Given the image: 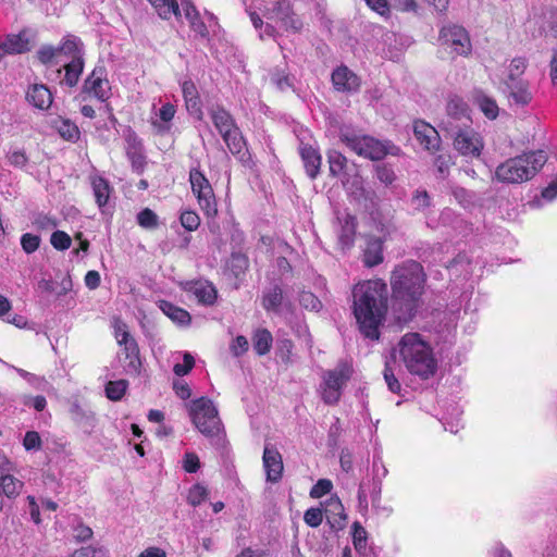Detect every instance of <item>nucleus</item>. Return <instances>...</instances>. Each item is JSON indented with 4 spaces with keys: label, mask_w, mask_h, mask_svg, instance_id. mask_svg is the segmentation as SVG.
I'll return each instance as SVG.
<instances>
[{
    "label": "nucleus",
    "mask_w": 557,
    "mask_h": 557,
    "mask_svg": "<svg viewBox=\"0 0 557 557\" xmlns=\"http://www.w3.org/2000/svg\"><path fill=\"white\" fill-rule=\"evenodd\" d=\"M189 416L196 429L210 440L218 438L223 432V424L212 400L200 397L190 403Z\"/></svg>",
    "instance_id": "obj_5"
},
{
    "label": "nucleus",
    "mask_w": 557,
    "mask_h": 557,
    "mask_svg": "<svg viewBox=\"0 0 557 557\" xmlns=\"http://www.w3.org/2000/svg\"><path fill=\"white\" fill-rule=\"evenodd\" d=\"M57 55H59L58 47L51 45H44L37 51V59L45 65L50 64Z\"/></svg>",
    "instance_id": "obj_55"
},
{
    "label": "nucleus",
    "mask_w": 557,
    "mask_h": 557,
    "mask_svg": "<svg viewBox=\"0 0 557 557\" xmlns=\"http://www.w3.org/2000/svg\"><path fill=\"white\" fill-rule=\"evenodd\" d=\"M23 445L26 450L39 449L41 447L39 434L35 431H27L24 436Z\"/></svg>",
    "instance_id": "obj_62"
},
{
    "label": "nucleus",
    "mask_w": 557,
    "mask_h": 557,
    "mask_svg": "<svg viewBox=\"0 0 557 557\" xmlns=\"http://www.w3.org/2000/svg\"><path fill=\"white\" fill-rule=\"evenodd\" d=\"M451 164V159L449 156H437L434 160V165L437 170V172L442 175V177H445L448 173L449 166Z\"/></svg>",
    "instance_id": "obj_64"
},
{
    "label": "nucleus",
    "mask_w": 557,
    "mask_h": 557,
    "mask_svg": "<svg viewBox=\"0 0 557 557\" xmlns=\"http://www.w3.org/2000/svg\"><path fill=\"white\" fill-rule=\"evenodd\" d=\"M159 307L161 311L173 322L180 325H188L190 323V314L185 309L180 308L166 300H161Z\"/></svg>",
    "instance_id": "obj_31"
},
{
    "label": "nucleus",
    "mask_w": 557,
    "mask_h": 557,
    "mask_svg": "<svg viewBox=\"0 0 557 557\" xmlns=\"http://www.w3.org/2000/svg\"><path fill=\"white\" fill-rule=\"evenodd\" d=\"M137 223L144 228L153 230L158 227L159 219L151 209L145 208L137 214Z\"/></svg>",
    "instance_id": "obj_45"
},
{
    "label": "nucleus",
    "mask_w": 557,
    "mask_h": 557,
    "mask_svg": "<svg viewBox=\"0 0 557 557\" xmlns=\"http://www.w3.org/2000/svg\"><path fill=\"white\" fill-rule=\"evenodd\" d=\"M503 92L507 96L509 103L517 107L528 106L533 95L527 81H504Z\"/></svg>",
    "instance_id": "obj_15"
},
{
    "label": "nucleus",
    "mask_w": 557,
    "mask_h": 557,
    "mask_svg": "<svg viewBox=\"0 0 557 557\" xmlns=\"http://www.w3.org/2000/svg\"><path fill=\"white\" fill-rule=\"evenodd\" d=\"M411 206L416 211L426 213L432 207V199L425 189H417L411 197Z\"/></svg>",
    "instance_id": "obj_40"
},
{
    "label": "nucleus",
    "mask_w": 557,
    "mask_h": 557,
    "mask_svg": "<svg viewBox=\"0 0 557 557\" xmlns=\"http://www.w3.org/2000/svg\"><path fill=\"white\" fill-rule=\"evenodd\" d=\"M83 48V42L78 37L74 35H67L62 39L61 45L58 46V51L59 54L63 53L64 55L71 58V60H75V58L84 55Z\"/></svg>",
    "instance_id": "obj_30"
},
{
    "label": "nucleus",
    "mask_w": 557,
    "mask_h": 557,
    "mask_svg": "<svg viewBox=\"0 0 557 557\" xmlns=\"http://www.w3.org/2000/svg\"><path fill=\"white\" fill-rule=\"evenodd\" d=\"M384 260L383 242L379 237H368L363 249L362 262L367 268L381 264Z\"/></svg>",
    "instance_id": "obj_22"
},
{
    "label": "nucleus",
    "mask_w": 557,
    "mask_h": 557,
    "mask_svg": "<svg viewBox=\"0 0 557 557\" xmlns=\"http://www.w3.org/2000/svg\"><path fill=\"white\" fill-rule=\"evenodd\" d=\"M248 258L240 252L232 253L231 258L227 260L224 275L228 281H231L234 289L239 288V285L243 282L245 273L248 269Z\"/></svg>",
    "instance_id": "obj_19"
},
{
    "label": "nucleus",
    "mask_w": 557,
    "mask_h": 557,
    "mask_svg": "<svg viewBox=\"0 0 557 557\" xmlns=\"http://www.w3.org/2000/svg\"><path fill=\"white\" fill-rule=\"evenodd\" d=\"M400 359L407 371L429 380L437 371V360L430 344L419 333H407L398 343Z\"/></svg>",
    "instance_id": "obj_3"
},
{
    "label": "nucleus",
    "mask_w": 557,
    "mask_h": 557,
    "mask_svg": "<svg viewBox=\"0 0 557 557\" xmlns=\"http://www.w3.org/2000/svg\"><path fill=\"white\" fill-rule=\"evenodd\" d=\"M527 69V61L523 58H515L509 65V73L505 81H520V76Z\"/></svg>",
    "instance_id": "obj_50"
},
{
    "label": "nucleus",
    "mask_w": 557,
    "mask_h": 557,
    "mask_svg": "<svg viewBox=\"0 0 557 557\" xmlns=\"http://www.w3.org/2000/svg\"><path fill=\"white\" fill-rule=\"evenodd\" d=\"M272 342V334L267 329L257 330L252 338L253 349L259 356H263L270 351Z\"/></svg>",
    "instance_id": "obj_38"
},
{
    "label": "nucleus",
    "mask_w": 557,
    "mask_h": 557,
    "mask_svg": "<svg viewBox=\"0 0 557 557\" xmlns=\"http://www.w3.org/2000/svg\"><path fill=\"white\" fill-rule=\"evenodd\" d=\"M106 76V67L102 65L96 66L85 79L83 84V92L92 95L102 102L108 100L111 87Z\"/></svg>",
    "instance_id": "obj_12"
},
{
    "label": "nucleus",
    "mask_w": 557,
    "mask_h": 557,
    "mask_svg": "<svg viewBox=\"0 0 557 557\" xmlns=\"http://www.w3.org/2000/svg\"><path fill=\"white\" fill-rule=\"evenodd\" d=\"M442 129L446 132L447 136L453 138L454 148L465 157H479L483 148V144L479 134L471 127L454 124L450 120L442 122Z\"/></svg>",
    "instance_id": "obj_7"
},
{
    "label": "nucleus",
    "mask_w": 557,
    "mask_h": 557,
    "mask_svg": "<svg viewBox=\"0 0 557 557\" xmlns=\"http://www.w3.org/2000/svg\"><path fill=\"white\" fill-rule=\"evenodd\" d=\"M356 218L346 214L344 216V223L341 225V232L338 235V240L343 248L350 247L354 243L355 233H356Z\"/></svg>",
    "instance_id": "obj_37"
},
{
    "label": "nucleus",
    "mask_w": 557,
    "mask_h": 557,
    "mask_svg": "<svg viewBox=\"0 0 557 557\" xmlns=\"http://www.w3.org/2000/svg\"><path fill=\"white\" fill-rule=\"evenodd\" d=\"M181 224L187 231H195L200 224V218L195 211L186 210L181 213Z\"/></svg>",
    "instance_id": "obj_54"
},
{
    "label": "nucleus",
    "mask_w": 557,
    "mask_h": 557,
    "mask_svg": "<svg viewBox=\"0 0 557 557\" xmlns=\"http://www.w3.org/2000/svg\"><path fill=\"white\" fill-rule=\"evenodd\" d=\"M332 83L335 90L341 92H357L360 88V78L347 66L341 65L332 72Z\"/></svg>",
    "instance_id": "obj_20"
},
{
    "label": "nucleus",
    "mask_w": 557,
    "mask_h": 557,
    "mask_svg": "<svg viewBox=\"0 0 557 557\" xmlns=\"http://www.w3.org/2000/svg\"><path fill=\"white\" fill-rule=\"evenodd\" d=\"M208 496L207 488L201 484H195L189 488L187 502L191 506H199Z\"/></svg>",
    "instance_id": "obj_49"
},
{
    "label": "nucleus",
    "mask_w": 557,
    "mask_h": 557,
    "mask_svg": "<svg viewBox=\"0 0 557 557\" xmlns=\"http://www.w3.org/2000/svg\"><path fill=\"white\" fill-rule=\"evenodd\" d=\"M330 163V173L332 176H339L344 173L347 159L338 151H332L327 156Z\"/></svg>",
    "instance_id": "obj_43"
},
{
    "label": "nucleus",
    "mask_w": 557,
    "mask_h": 557,
    "mask_svg": "<svg viewBox=\"0 0 557 557\" xmlns=\"http://www.w3.org/2000/svg\"><path fill=\"white\" fill-rule=\"evenodd\" d=\"M375 173L377 180L386 186L391 185L396 178L393 169L386 164H377L375 166Z\"/></svg>",
    "instance_id": "obj_56"
},
{
    "label": "nucleus",
    "mask_w": 557,
    "mask_h": 557,
    "mask_svg": "<svg viewBox=\"0 0 557 557\" xmlns=\"http://www.w3.org/2000/svg\"><path fill=\"white\" fill-rule=\"evenodd\" d=\"M299 152L306 169V173L311 180H314L320 172L321 154L310 145L301 144Z\"/></svg>",
    "instance_id": "obj_26"
},
{
    "label": "nucleus",
    "mask_w": 557,
    "mask_h": 557,
    "mask_svg": "<svg viewBox=\"0 0 557 557\" xmlns=\"http://www.w3.org/2000/svg\"><path fill=\"white\" fill-rule=\"evenodd\" d=\"M24 487V482L11 474L0 476L1 493L8 498H16Z\"/></svg>",
    "instance_id": "obj_36"
},
{
    "label": "nucleus",
    "mask_w": 557,
    "mask_h": 557,
    "mask_svg": "<svg viewBox=\"0 0 557 557\" xmlns=\"http://www.w3.org/2000/svg\"><path fill=\"white\" fill-rule=\"evenodd\" d=\"M350 370L346 364L326 372L322 386V399L327 405H335L341 397L343 385L349 380Z\"/></svg>",
    "instance_id": "obj_9"
},
{
    "label": "nucleus",
    "mask_w": 557,
    "mask_h": 557,
    "mask_svg": "<svg viewBox=\"0 0 557 557\" xmlns=\"http://www.w3.org/2000/svg\"><path fill=\"white\" fill-rule=\"evenodd\" d=\"M187 111L198 120L202 119L201 101L197 88L191 81H185L182 85Z\"/></svg>",
    "instance_id": "obj_24"
},
{
    "label": "nucleus",
    "mask_w": 557,
    "mask_h": 557,
    "mask_svg": "<svg viewBox=\"0 0 557 557\" xmlns=\"http://www.w3.org/2000/svg\"><path fill=\"white\" fill-rule=\"evenodd\" d=\"M333 484L327 479H320L311 488L310 496L312 498H320L331 492Z\"/></svg>",
    "instance_id": "obj_59"
},
{
    "label": "nucleus",
    "mask_w": 557,
    "mask_h": 557,
    "mask_svg": "<svg viewBox=\"0 0 557 557\" xmlns=\"http://www.w3.org/2000/svg\"><path fill=\"white\" fill-rule=\"evenodd\" d=\"M183 468L188 473H195L200 468V460L195 453H186L183 458Z\"/></svg>",
    "instance_id": "obj_60"
},
{
    "label": "nucleus",
    "mask_w": 557,
    "mask_h": 557,
    "mask_svg": "<svg viewBox=\"0 0 557 557\" xmlns=\"http://www.w3.org/2000/svg\"><path fill=\"white\" fill-rule=\"evenodd\" d=\"M230 152L246 168H252L251 154L247 149V143L238 126L221 136Z\"/></svg>",
    "instance_id": "obj_14"
},
{
    "label": "nucleus",
    "mask_w": 557,
    "mask_h": 557,
    "mask_svg": "<svg viewBox=\"0 0 557 557\" xmlns=\"http://www.w3.org/2000/svg\"><path fill=\"white\" fill-rule=\"evenodd\" d=\"M249 347V343L247 338L243 335H238L234 338L231 345V351L235 357H239L244 355Z\"/></svg>",
    "instance_id": "obj_61"
},
{
    "label": "nucleus",
    "mask_w": 557,
    "mask_h": 557,
    "mask_svg": "<svg viewBox=\"0 0 557 557\" xmlns=\"http://www.w3.org/2000/svg\"><path fill=\"white\" fill-rule=\"evenodd\" d=\"M157 10L161 18L168 20L171 15L180 14V7L176 0H148Z\"/></svg>",
    "instance_id": "obj_39"
},
{
    "label": "nucleus",
    "mask_w": 557,
    "mask_h": 557,
    "mask_svg": "<svg viewBox=\"0 0 557 557\" xmlns=\"http://www.w3.org/2000/svg\"><path fill=\"white\" fill-rule=\"evenodd\" d=\"M367 539L366 529L358 521H355L352 523V543L355 549L364 556L367 555Z\"/></svg>",
    "instance_id": "obj_41"
},
{
    "label": "nucleus",
    "mask_w": 557,
    "mask_h": 557,
    "mask_svg": "<svg viewBox=\"0 0 557 557\" xmlns=\"http://www.w3.org/2000/svg\"><path fill=\"white\" fill-rule=\"evenodd\" d=\"M324 513L332 530L338 531L346 527L347 515L337 496H332L326 500Z\"/></svg>",
    "instance_id": "obj_21"
},
{
    "label": "nucleus",
    "mask_w": 557,
    "mask_h": 557,
    "mask_svg": "<svg viewBox=\"0 0 557 557\" xmlns=\"http://www.w3.org/2000/svg\"><path fill=\"white\" fill-rule=\"evenodd\" d=\"M26 100L37 109L47 110L52 103V94L44 84H34L28 87Z\"/></svg>",
    "instance_id": "obj_23"
},
{
    "label": "nucleus",
    "mask_w": 557,
    "mask_h": 557,
    "mask_svg": "<svg viewBox=\"0 0 557 557\" xmlns=\"http://www.w3.org/2000/svg\"><path fill=\"white\" fill-rule=\"evenodd\" d=\"M442 45L453 48L459 55H467L471 51V41L468 32L459 25L449 24L440 30Z\"/></svg>",
    "instance_id": "obj_10"
},
{
    "label": "nucleus",
    "mask_w": 557,
    "mask_h": 557,
    "mask_svg": "<svg viewBox=\"0 0 557 557\" xmlns=\"http://www.w3.org/2000/svg\"><path fill=\"white\" fill-rule=\"evenodd\" d=\"M50 243L57 250H66L72 244L71 237L63 231H54L51 234Z\"/></svg>",
    "instance_id": "obj_51"
},
{
    "label": "nucleus",
    "mask_w": 557,
    "mask_h": 557,
    "mask_svg": "<svg viewBox=\"0 0 557 557\" xmlns=\"http://www.w3.org/2000/svg\"><path fill=\"white\" fill-rule=\"evenodd\" d=\"M91 186L97 205L102 208L107 205L111 187L109 182L102 176H91Z\"/></svg>",
    "instance_id": "obj_33"
},
{
    "label": "nucleus",
    "mask_w": 557,
    "mask_h": 557,
    "mask_svg": "<svg viewBox=\"0 0 557 557\" xmlns=\"http://www.w3.org/2000/svg\"><path fill=\"white\" fill-rule=\"evenodd\" d=\"M474 102L481 109V111L485 114L486 117L494 120L498 115V106L496 101L485 95L483 91L478 90L473 95Z\"/></svg>",
    "instance_id": "obj_35"
},
{
    "label": "nucleus",
    "mask_w": 557,
    "mask_h": 557,
    "mask_svg": "<svg viewBox=\"0 0 557 557\" xmlns=\"http://www.w3.org/2000/svg\"><path fill=\"white\" fill-rule=\"evenodd\" d=\"M36 32L24 28L18 34H9L0 44V54H22L30 51L35 46Z\"/></svg>",
    "instance_id": "obj_11"
},
{
    "label": "nucleus",
    "mask_w": 557,
    "mask_h": 557,
    "mask_svg": "<svg viewBox=\"0 0 557 557\" xmlns=\"http://www.w3.org/2000/svg\"><path fill=\"white\" fill-rule=\"evenodd\" d=\"M7 160L10 165L24 169L28 163V157L24 149L21 148H10L7 152Z\"/></svg>",
    "instance_id": "obj_44"
},
{
    "label": "nucleus",
    "mask_w": 557,
    "mask_h": 557,
    "mask_svg": "<svg viewBox=\"0 0 557 557\" xmlns=\"http://www.w3.org/2000/svg\"><path fill=\"white\" fill-rule=\"evenodd\" d=\"M546 161L543 150L522 153L500 163L495 170V177L502 183L521 184L534 177Z\"/></svg>",
    "instance_id": "obj_4"
},
{
    "label": "nucleus",
    "mask_w": 557,
    "mask_h": 557,
    "mask_svg": "<svg viewBox=\"0 0 557 557\" xmlns=\"http://www.w3.org/2000/svg\"><path fill=\"white\" fill-rule=\"evenodd\" d=\"M60 136L66 140L75 141L79 138L78 127L69 120H62L58 126Z\"/></svg>",
    "instance_id": "obj_47"
},
{
    "label": "nucleus",
    "mask_w": 557,
    "mask_h": 557,
    "mask_svg": "<svg viewBox=\"0 0 557 557\" xmlns=\"http://www.w3.org/2000/svg\"><path fill=\"white\" fill-rule=\"evenodd\" d=\"M40 242V236L32 233H25L21 237V246L27 255L35 252L39 248Z\"/></svg>",
    "instance_id": "obj_53"
},
{
    "label": "nucleus",
    "mask_w": 557,
    "mask_h": 557,
    "mask_svg": "<svg viewBox=\"0 0 557 557\" xmlns=\"http://www.w3.org/2000/svg\"><path fill=\"white\" fill-rule=\"evenodd\" d=\"M305 522L311 528H318L323 520V510L321 508H309L304 515Z\"/></svg>",
    "instance_id": "obj_57"
},
{
    "label": "nucleus",
    "mask_w": 557,
    "mask_h": 557,
    "mask_svg": "<svg viewBox=\"0 0 557 557\" xmlns=\"http://www.w3.org/2000/svg\"><path fill=\"white\" fill-rule=\"evenodd\" d=\"M299 304L302 308L311 310V311H319L322 308L321 300L311 292H301L299 295Z\"/></svg>",
    "instance_id": "obj_48"
},
{
    "label": "nucleus",
    "mask_w": 557,
    "mask_h": 557,
    "mask_svg": "<svg viewBox=\"0 0 557 557\" xmlns=\"http://www.w3.org/2000/svg\"><path fill=\"white\" fill-rule=\"evenodd\" d=\"M127 386L126 380L110 381L106 385V395L110 400L117 401L124 396Z\"/></svg>",
    "instance_id": "obj_42"
},
{
    "label": "nucleus",
    "mask_w": 557,
    "mask_h": 557,
    "mask_svg": "<svg viewBox=\"0 0 557 557\" xmlns=\"http://www.w3.org/2000/svg\"><path fill=\"white\" fill-rule=\"evenodd\" d=\"M121 346L124 347V352L128 362L126 364V370L128 373L139 374L141 368V361L139 358V347L137 342L132 338L124 342Z\"/></svg>",
    "instance_id": "obj_29"
},
{
    "label": "nucleus",
    "mask_w": 557,
    "mask_h": 557,
    "mask_svg": "<svg viewBox=\"0 0 557 557\" xmlns=\"http://www.w3.org/2000/svg\"><path fill=\"white\" fill-rule=\"evenodd\" d=\"M189 182L193 193L197 196L200 208L205 211L207 216H214L218 213L216 201L213 189L198 169H191L189 172Z\"/></svg>",
    "instance_id": "obj_8"
},
{
    "label": "nucleus",
    "mask_w": 557,
    "mask_h": 557,
    "mask_svg": "<svg viewBox=\"0 0 557 557\" xmlns=\"http://www.w3.org/2000/svg\"><path fill=\"white\" fill-rule=\"evenodd\" d=\"M426 275L423 267L413 260L397 265L391 275V309L398 323L409 322L421 306Z\"/></svg>",
    "instance_id": "obj_1"
},
{
    "label": "nucleus",
    "mask_w": 557,
    "mask_h": 557,
    "mask_svg": "<svg viewBox=\"0 0 557 557\" xmlns=\"http://www.w3.org/2000/svg\"><path fill=\"white\" fill-rule=\"evenodd\" d=\"M447 119L454 122V124H459L462 126H468V123L471 122L470 116L468 114V107L466 102L458 98L454 97L449 99L447 102Z\"/></svg>",
    "instance_id": "obj_28"
},
{
    "label": "nucleus",
    "mask_w": 557,
    "mask_h": 557,
    "mask_svg": "<svg viewBox=\"0 0 557 557\" xmlns=\"http://www.w3.org/2000/svg\"><path fill=\"white\" fill-rule=\"evenodd\" d=\"M271 83L281 91L294 87V77L281 71H274L271 74Z\"/></svg>",
    "instance_id": "obj_46"
},
{
    "label": "nucleus",
    "mask_w": 557,
    "mask_h": 557,
    "mask_svg": "<svg viewBox=\"0 0 557 557\" xmlns=\"http://www.w3.org/2000/svg\"><path fill=\"white\" fill-rule=\"evenodd\" d=\"M263 468L267 474V481L276 483L282 479L283 459L280 451L270 445H265L263 449Z\"/></svg>",
    "instance_id": "obj_18"
},
{
    "label": "nucleus",
    "mask_w": 557,
    "mask_h": 557,
    "mask_svg": "<svg viewBox=\"0 0 557 557\" xmlns=\"http://www.w3.org/2000/svg\"><path fill=\"white\" fill-rule=\"evenodd\" d=\"M195 366V359L189 352L184 354L183 363H176L173 368V372L177 376H184L188 374Z\"/></svg>",
    "instance_id": "obj_58"
},
{
    "label": "nucleus",
    "mask_w": 557,
    "mask_h": 557,
    "mask_svg": "<svg viewBox=\"0 0 557 557\" xmlns=\"http://www.w3.org/2000/svg\"><path fill=\"white\" fill-rule=\"evenodd\" d=\"M383 376H384V380L387 384V387L388 389L392 392V393H399L400 392V388H401V385L398 381V379L395 376L394 374V371L391 367V362L388 360L385 361V368H384V371H383Z\"/></svg>",
    "instance_id": "obj_52"
},
{
    "label": "nucleus",
    "mask_w": 557,
    "mask_h": 557,
    "mask_svg": "<svg viewBox=\"0 0 557 557\" xmlns=\"http://www.w3.org/2000/svg\"><path fill=\"white\" fill-rule=\"evenodd\" d=\"M209 114L214 127L216 128L221 136L237 126L232 114L228 111H226L223 107H212L209 110Z\"/></svg>",
    "instance_id": "obj_27"
},
{
    "label": "nucleus",
    "mask_w": 557,
    "mask_h": 557,
    "mask_svg": "<svg viewBox=\"0 0 557 557\" xmlns=\"http://www.w3.org/2000/svg\"><path fill=\"white\" fill-rule=\"evenodd\" d=\"M341 140L358 156L379 161L388 153H394L388 146L374 137L359 135L354 131L341 129Z\"/></svg>",
    "instance_id": "obj_6"
},
{
    "label": "nucleus",
    "mask_w": 557,
    "mask_h": 557,
    "mask_svg": "<svg viewBox=\"0 0 557 557\" xmlns=\"http://www.w3.org/2000/svg\"><path fill=\"white\" fill-rule=\"evenodd\" d=\"M126 156L132 163V168L138 174L143 173L146 166L144 147L136 133L128 128L125 133Z\"/></svg>",
    "instance_id": "obj_17"
},
{
    "label": "nucleus",
    "mask_w": 557,
    "mask_h": 557,
    "mask_svg": "<svg viewBox=\"0 0 557 557\" xmlns=\"http://www.w3.org/2000/svg\"><path fill=\"white\" fill-rule=\"evenodd\" d=\"M352 312L360 333L371 341L380 338V326L387 312V285L383 280H369L352 289Z\"/></svg>",
    "instance_id": "obj_2"
},
{
    "label": "nucleus",
    "mask_w": 557,
    "mask_h": 557,
    "mask_svg": "<svg viewBox=\"0 0 557 557\" xmlns=\"http://www.w3.org/2000/svg\"><path fill=\"white\" fill-rule=\"evenodd\" d=\"M413 135L428 151L435 152L441 147V137L436 128L422 120L413 122Z\"/></svg>",
    "instance_id": "obj_16"
},
{
    "label": "nucleus",
    "mask_w": 557,
    "mask_h": 557,
    "mask_svg": "<svg viewBox=\"0 0 557 557\" xmlns=\"http://www.w3.org/2000/svg\"><path fill=\"white\" fill-rule=\"evenodd\" d=\"M188 290L202 305L212 306L216 300L218 292L213 284L208 281L191 282L189 283Z\"/></svg>",
    "instance_id": "obj_25"
},
{
    "label": "nucleus",
    "mask_w": 557,
    "mask_h": 557,
    "mask_svg": "<svg viewBox=\"0 0 557 557\" xmlns=\"http://www.w3.org/2000/svg\"><path fill=\"white\" fill-rule=\"evenodd\" d=\"M64 84L69 87H75L84 71V57H77L64 65Z\"/></svg>",
    "instance_id": "obj_32"
},
{
    "label": "nucleus",
    "mask_w": 557,
    "mask_h": 557,
    "mask_svg": "<svg viewBox=\"0 0 557 557\" xmlns=\"http://www.w3.org/2000/svg\"><path fill=\"white\" fill-rule=\"evenodd\" d=\"M73 536L78 542H85V541L91 539L92 530L88 525H85V524L79 522L73 529Z\"/></svg>",
    "instance_id": "obj_63"
},
{
    "label": "nucleus",
    "mask_w": 557,
    "mask_h": 557,
    "mask_svg": "<svg viewBox=\"0 0 557 557\" xmlns=\"http://www.w3.org/2000/svg\"><path fill=\"white\" fill-rule=\"evenodd\" d=\"M284 304L283 290L278 285L273 286L262 297V306L267 311L280 312Z\"/></svg>",
    "instance_id": "obj_34"
},
{
    "label": "nucleus",
    "mask_w": 557,
    "mask_h": 557,
    "mask_svg": "<svg viewBox=\"0 0 557 557\" xmlns=\"http://www.w3.org/2000/svg\"><path fill=\"white\" fill-rule=\"evenodd\" d=\"M267 18L280 21L286 30L294 33L300 32L302 28L301 20L294 13L287 0L276 1L273 8L268 10Z\"/></svg>",
    "instance_id": "obj_13"
}]
</instances>
